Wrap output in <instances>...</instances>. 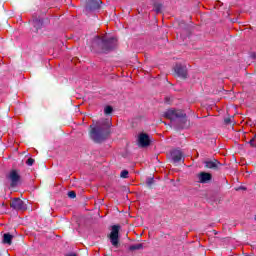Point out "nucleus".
<instances>
[{
	"label": "nucleus",
	"mask_w": 256,
	"mask_h": 256,
	"mask_svg": "<svg viewBox=\"0 0 256 256\" xmlns=\"http://www.w3.org/2000/svg\"><path fill=\"white\" fill-rule=\"evenodd\" d=\"M3 243L5 245H11L13 243V235L6 233L3 235Z\"/></svg>",
	"instance_id": "nucleus-13"
},
{
	"label": "nucleus",
	"mask_w": 256,
	"mask_h": 256,
	"mask_svg": "<svg viewBox=\"0 0 256 256\" xmlns=\"http://www.w3.org/2000/svg\"><path fill=\"white\" fill-rule=\"evenodd\" d=\"M171 159L174 163H179L183 159V152L181 150H174L171 152Z\"/></svg>",
	"instance_id": "nucleus-11"
},
{
	"label": "nucleus",
	"mask_w": 256,
	"mask_h": 256,
	"mask_svg": "<svg viewBox=\"0 0 256 256\" xmlns=\"http://www.w3.org/2000/svg\"><path fill=\"white\" fill-rule=\"evenodd\" d=\"M65 256H77V254H75V252H71V253L66 254Z\"/></svg>",
	"instance_id": "nucleus-22"
},
{
	"label": "nucleus",
	"mask_w": 256,
	"mask_h": 256,
	"mask_svg": "<svg viewBox=\"0 0 256 256\" xmlns=\"http://www.w3.org/2000/svg\"><path fill=\"white\" fill-rule=\"evenodd\" d=\"M10 206L12 209H15V211H25V209H27V205H25V202H23L21 198L13 199Z\"/></svg>",
	"instance_id": "nucleus-5"
},
{
	"label": "nucleus",
	"mask_w": 256,
	"mask_h": 256,
	"mask_svg": "<svg viewBox=\"0 0 256 256\" xmlns=\"http://www.w3.org/2000/svg\"><path fill=\"white\" fill-rule=\"evenodd\" d=\"M204 165L207 169H217L219 165H221V162H219L218 160H208L204 162Z\"/></svg>",
	"instance_id": "nucleus-12"
},
{
	"label": "nucleus",
	"mask_w": 256,
	"mask_h": 256,
	"mask_svg": "<svg viewBox=\"0 0 256 256\" xmlns=\"http://www.w3.org/2000/svg\"><path fill=\"white\" fill-rule=\"evenodd\" d=\"M120 177H122V179H127L129 177V171L123 170L120 174Z\"/></svg>",
	"instance_id": "nucleus-17"
},
{
	"label": "nucleus",
	"mask_w": 256,
	"mask_h": 256,
	"mask_svg": "<svg viewBox=\"0 0 256 256\" xmlns=\"http://www.w3.org/2000/svg\"><path fill=\"white\" fill-rule=\"evenodd\" d=\"M100 8L99 2L97 0H88L85 6L86 13L91 11H97Z\"/></svg>",
	"instance_id": "nucleus-9"
},
{
	"label": "nucleus",
	"mask_w": 256,
	"mask_h": 256,
	"mask_svg": "<svg viewBox=\"0 0 256 256\" xmlns=\"http://www.w3.org/2000/svg\"><path fill=\"white\" fill-rule=\"evenodd\" d=\"M8 179L11 183V187H17V185H19V181L21 180V176L19 173H17V171L13 170L9 173Z\"/></svg>",
	"instance_id": "nucleus-6"
},
{
	"label": "nucleus",
	"mask_w": 256,
	"mask_h": 256,
	"mask_svg": "<svg viewBox=\"0 0 256 256\" xmlns=\"http://www.w3.org/2000/svg\"><path fill=\"white\" fill-rule=\"evenodd\" d=\"M226 125H229L231 123V118H226L225 120Z\"/></svg>",
	"instance_id": "nucleus-21"
},
{
	"label": "nucleus",
	"mask_w": 256,
	"mask_h": 256,
	"mask_svg": "<svg viewBox=\"0 0 256 256\" xmlns=\"http://www.w3.org/2000/svg\"><path fill=\"white\" fill-rule=\"evenodd\" d=\"M198 177V183H209L211 179H213V176L211 173L207 172H201L200 174L197 175Z\"/></svg>",
	"instance_id": "nucleus-10"
},
{
	"label": "nucleus",
	"mask_w": 256,
	"mask_h": 256,
	"mask_svg": "<svg viewBox=\"0 0 256 256\" xmlns=\"http://www.w3.org/2000/svg\"><path fill=\"white\" fill-rule=\"evenodd\" d=\"M159 11H161V9H160V8L156 9V13H159Z\"/></svg>",
	"instance_id": "nucleus-25"
},
{
	"label": "nucleus",
	"mask_w": 256,
	"mask_h": 256,
	"mask_svg": "<svg viewBox=\"0 0 256 256\" xmlns=\"http://www.w3.org/2000/svg\"><path fill=\"white\" fill-rule=\"evenodd\" d=\"M68 197H70V199H75L77 197V194L75 193V191H70L68 192Z\"/></svg>",
	"instance_id": "nucleus-20"
},
{
	"label": "nucleus",
	"mask_w": 256,
	"mask_h": 256,
	"mask_svg": "<svg viewBox=\"0 0 256 256\" xmlns=\"http://www.w3.org/2000/svg\"><path fill=\"white\" fill-rule=\"evenodd\" d=\"M117 47V38L112 37L108 40H105L99 36H96L92 41V49H101L103 53H109Z\"/></svg>",
	"instance_id": "nucleus-1"
},
{
	"label": "nucleus",
	"mask_w": 256,
	"mask_h": 256,
	"mask_svg": "<svg viewBox=\"0 0 256 256\" xmlns=\"http://www.w3.org/2000/svg\"><path fill=\"white\" fill-rule=\"evenodd\" d=\"M249 143H250V145H252V146H253V143H255V140H253V139H252V140H250V142H249Z\"/></svg>",
	"instance_id": "nucleus-23"
},
{
	"label": "nucleus",
	"mask_w": 256,
	"mask_h": 256,
	"mask_svg": "<svg viewBox=\"0 0 256 256\" xmlns=\"http://www.w3.org/2000/svg\"><path fill=\"white\" fill-rule=\"evenodd\" d=\"M174 70L178 77H181L182 79H187V66L176 64Z\"/></svg>",
	"instance_id": "nucleus-8"
},
{
	"label": "nucleus",
	"mask_w": 256,
	"mask_h": 256,
	"mask_svg": "<svg viewBox=\"0 0 256 256\" xmlns=\"http://www.w3.org/2000/svg\"><path fill=\"white\" fill-rule=\"evenodd\" d=\"M119 229H121L119 225L112 226L110 242L112 243L113 247H118L119 245Z\"/></svg>",
	"instance_id": "nucleus-4"
},
{
	"label": "nucleus",
	"mask_w": 256,
	"mask_h": 256,
	"mask_svg": "<svg viewBox=\"0 0 256 256\" xmlns=\"http://www.w3.org/2000/svg\"><path fill=\"white\" fill-rule=\"evenodd\" d=\"M164 117L166 119H170V121H177V123H186L187 115L183 113L182 110L168 109L164 113Z\"/></svg>",
	"instance_id": "nucleus-3"
},
{
	"label": "nucleus",
	"mask_w": 256,
	"mask_h": 256,
	"mask_svg": "<svg viewBox=\"0 0 256 256\" xmlns=\"http://www.w3.org/2000/svg\"><path fill=\"white\" fill-rule=\"evenodd\" d=\"M143 248V244H134L129 247V251H139Z\"/></svg>",
	"instance_id": "nucleus-15"
},
{
	"label": "nucleus",
	"mask_w": 256,
	"mask_h": 256,
	"mask_svg": "<svg viewBox=\"0 0 256 256\" xmlns=\"http://www.w3.org/2000/svg\"><path fill=\"white\" fill-rule=\"evenodd\" d=\"M138 145L139 147H149L151 145V139L148 134L141 133L138 136Z\"/></svg>",
	"instance_id": "nucleus-7"
},
{
	"label": "nucleus",
	"mask_w": 256,
	"mask_h": 256,
	"mask_svg": "<svg viewBox=\"0 0 256 256\" xmlns=\"http://www.w3.org/2000/svg\"><path fill=\"white\" fill-rule=\"evenodd\" d=\"M90 138L95 143H103L107 139V125L105 122L98 121L96 125H91Z\"/></svg>",
	"instance_id": "nucleus-2"
},
{
	"label": "nucleus",
	"mask_w": 256,
	"mask_h": 256,
	"mask_svg": "<svg viewBox=\"0 0 256 256\" xmlns=\"http://www.w3.org/2000/svg\"><path fill=\"white\" fill-rule=\"evenodd\" d=\"M104 113H105V115H111V113H113V107H111V106H106V107L104 108Z\"/></svg>",
	"instance_id": "nucleus-16"
},
{
	"label": "nucleus",
	"mask_w": 256,
	"mask_h": 256,
	"mask_svg": "<svg viewBox=\"0 0 256 256\" xmlns=\"http://www.w3.org/2000/svg\"><path fill=\"white\" fill-rule=\"evenodd\" d=\"M33 163H35V159H33V158H29V159L26 161V165H28V167L33 166Z\"/></svg>",
	"instance_id": "nucleus-19"
},
{
	"label": "nucleus",
	"mask_w": 256,
	"mask_h": 256,
	"mask_svg": "<svg viewBox=\"0 0 256 256\" xmlns=\"http://www.w3.org/2000/svg\"><path fill=\"white\" fill-rule=\"evenodd\" d=\"M32 25H33V27H35L36 29H41V27H43V20L34 19V20L32 21Z\"/></svg>",
	"instance_id": "nucleus-14"
},
{
	"label": "nucleus",
	"mask_w": 256,
	"mask_h": 256,
	"mask_svg": "<svg viewBox=\"0 0 256 256\" xmlns=\"http://www.w3.org/2000/svg\"><path fill=\"white\" fill-rule=\"evenodd\" d=\"M184 128H185L184 125H180V126H179V129H184Z\"/></svg>",
	"instance_id": "nucleus-24"
},
{
	"label": "nucleus",
	"mask_w": 256,
	"mask_h": 256,
	"mask_svg": "<svg viewBox=\"0 0 256 256\" xmlns=\"http://www.w3.org/2000/svg\"><path fill=\"white\" fill-rule=\"evenodd\" d=\"M153 183H155V179L153 177H150L146 180V184L148 185V187H151Z\"/></svg>",
	"instance_id": "nucleus-18"
}]
</instances>
